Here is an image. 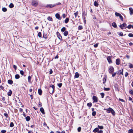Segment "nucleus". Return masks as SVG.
I'll use <instances>...</instances> for the list:
<instances>
[{
  "label": "nucleus",
  "mask_w": 133,
  "mask_h": 133,
  "mask_svg": "<svg viewBox=\"0 0 133 133\" xmlns=\"http://www.w3.org/2000/svg\"><path fill=\"white\" fill-rule=\"evenodd\" d=\"M92 105V104L91 103H88L87 104V105L88 107H90Z\"/></svg>",
  "instance_id": "31"
},
{
  "label": "nucleus",
  "mask_w": 133,
  "mask_h": 133,
  "mask_svg": "<svg viewBox=\"0 0 133 133\" xmlns=\"http://www.w3.org/2000/svg\"><path fill=\"white\" fill-rule=\"evenodd\" d=\"M50 88L52 89V91H49V92L51 94H52L54 92V90L55 88L54 86L53 85H52L50 86Z\"/></svg>",
  "instance_id": "3"
},
{
  "label": "nucleus",
  "mask_w": 133,
  "mask_h": 133,
  "mask_svg": "<svg viewBox=\"0 0 133 133\" xmlns=\"http://www.w3.org/2000/svg\"><path fill=\"white\" fill-rule=\"evenodd\" d=\"M77 130L78 132L80 131L81 130V128L80 127H79L77 129Z\"/></svg>",
  "instance_id": "49"
},
{
  "label": "nucleus",
  "mask_w": 133,
  "mask_h": 133,
  "mask_svg": "<svg viewBox=\"0 0 133 133\" xmlns=\"http://www.w3.org/2000/svg\"><path fill=\"white\" fill-rule=\"evenodd\" d=\"M57 36L58 38L61 40H62V37L60 35V34H57Z\"/></svg>",
  "instance_id": "12"
},
{
  "label": "nucleus",
  "mask_w": 133,
  "mask_h": 133,
  "mask_svg": "<svg viewBox=\"0 0 133 133\" xmlns=\"http://www.w3.org/2000/svg\"><path fill=\"white\" fill-rule=\"evenodd\" d=\"M57 85L60 88L62 86V83H59Z\"/></svg>",
  "instance_id": "47"
},
{
  "label": "nucleus",
  "mask_w": 133,
  "mask_h": 133,
  "mask_svg": "<svg viewBox=\"0 0 133 133\" xmlns=\"http://www.w3.org/2000/svg\"><path fill=\"white\" fill-rule=\"evenodd\" d=\"M69 20V18H66L65 20V23L66 24L68 22Z\"/></svg>",
  "instance_id": "18"
},
{
  "label": "nucleus",
  "mask_w": 133,
  "mask_h": 133,
  "mask_svg": "<svg viewBox=\"0 0 133 133\" xmlns=\"http://www.w3.org/2000/svg\"><path fill=\"white\" fill-rule=\"evenodd\" d=\"M38 4V2L36 0H32V4L34 6H36Z\"/></svg>",
  "instance_id": "1"
},
{
  "label": "nucleus",
  "mask_w": 133,
  "mask_h": 133,
  "mask_svg": "<svg viewBox=\"0 0 133 133\" xmlns=\"http://www.w3.org/2000/svg\"><path fill=\"white\" fill-rule=\"evenodd\" d=\"M119 100L121 101V102H124V100L123 99H120V98H119Z\"/></svg>",
  "instance_id": "60"
},
{
  "label": "nucleus",
  "mask_w": 133,
  "mask_h": 133,
  "mask_svg": "<svg viewBox=\"0 0 133 133\" xmlns=\"http://www.w3.org/2000/svg\"><path fill=\"white\" fill-rule=\"evenodd\" d=\"M86 15V14L85 12H83L82 13V16L83 17H85Z\"/></svg>",
  "instance_id": "36"
},
{
  "label": "nucleus",
  "mask_w": 133,
  "mask_h": 133,
  "mask_svg": "<svg viewBox=\"0 0 133 133\" xmlns=\"http://www.w3.org/2000/svg\"><path fill=\"white\" fill-rule=\"evenodd\" d=\"M4 115L6 118H7L8 117V115L7 114L4 113Z\"/></svg>",
  "instance_id": "51"
},
{
  "label": "nucleus",
  "mask_w": 133,
  "mask_h": 133,
  "mask_svg": "<svg viewBox=\"0 0 133 133\" xmlns=\"http://www.w3.org/2000/svg\"><path fill=\"white\" fill-rule=\"evenodd\" d=\"M94 5L96 6H98V5L97 2L96 1H95L94 3Z\"/></svg>",
  "instance_id": "16"
},
{
  "label": "nucleus",
  "mask_w": 133,
  "mask_h": 133,
  "mask_svg": "<svg viewBox=\"0 0 133 133\" xmlns=\"http://www.w3.org/2000/svg\"><path fill=\"white\" fill-rule=\"evenodd\" d=\"M52 73V71L51 69H50L49 71L50 74H51Z\"/></svg>",
  "instance_id": "59"
},
{
  "label": "nucleus",
  "mask_w": 133,
  "mask_h": 133,
  "mask_svg": "<svg viewBox=\"0 0 133 133\" xmlns=\"http://www.w3.org/2000/svg\"><path fill=\"white\" fill-rule=\"evenodd\" d=\"M7 10L6 8H3L2 9V10L4 12H6Z\"/></svg>",
  "instance_id": "32"
},
{
  "label": "nucleus",
  "mask_w": 133,
  "mask_h": 133,
  "mask_svg": "<svg viewBox=\"0 0 133 133\" xmlns=\"http://www.w3.org/2000/svg\"><path fill=\"white\" fill-rule=\"evenodd\" d=\"M116 64L117 65H119L120 63L119 59H117L116 60Z\"/></svg>",
  "instance_id": "10"
},
{
  "label": "nucleus",
  "mask_w": 133,
  "mask_h": 133,
  "mask_svg": "<svg viewBox=\"0 0 133 133\" xmlns=\"http://www.w3.org/2000/svg\"><path fill=\"white\" fill-rule=\"evenodd\" d=\"M98 43L95 44L94 45V46L95 48H96L98 46Z\"/></svg>",
  "instance_id": "45"
},
{
  "label": "nucleus",
  "mask_w": 133,
  "mask_h": 133,
  "mask_svg": "<svg viewBox=\"0 0 133 133\" xmlns=\"http://www.w3.org/2000/svg\"><path fill=\"white\" fill-rule=\"evenodd\" d=\"M127 27L128 28L130 29L131 27L132 28V26L131 25H129Z\"/></svg>",
  "instance_id": "54"
},
{
  "label": "nucleus",
  "mask_w": 133,
  "mask_h": 133,
  "mask_svg": "<svg viewBox=\"0 0 133 133\" xmlns=\"http://www.w3.org/2000/svg\"><path fill=\"white\" fill-rule=\"evenodd\" d=\"M110 88H105L104 87V90L105 91H108L110 90Z\"/></svg>",
  "instance_id": "28"
},
{
  "label": "nucleus",
  "mask_w": 133,
  "mask_h": 133,
  "mask_svg": "<svg viewBox=\"0 0 133 133\" xmlns=\"http://www.w3.org/2000/svg\"><path fill=\"white\" fill-rule=\"evenodd\" d=\"M103 83L104 84L105 83V82H106V79L105 78H103Z\"/></svg>",
  "instance_id": "37"
},
{
  "label": "nucleus",
  "mask_w": 133,
  "mask_h": 133,
  "mask_svg": "<svg viewBox=\"0 0 133 133\" xmlns=\"http://www.w3.org/2000/svg\"><path fill=\"white\" fill-rule=\"evenodd\" d=\"M10 126V127H12L14 126V124L12 122L11 123Z\"/></svg>",
  "instance_id": "39"
},
{
  "label": "nucleus",
  "mask_w": 133,
  "mask_h": 133,
  "mask_svg": "<svg viewBox=\"0 0 133 133\" xmlns=\"http://www.w3.org/2000/svg\"><path fill=\"white\" fill-rule=\"evenodd\" d=\"M38 36L39 37H41L42 36L41 34H38Z\"/></svg>",
  "instance_id": "63"
},
{
  "label": "nucleus",
  "mask_w": 133,
  "mask_h": 133,
  "mask_svg": "<svg viewBox=\"0 0 133 133\" xmlns=\"http://www.w3.org/2000/svg\"><path fill=\"white\" fill-rule=\"evenodd\" d=\"M13 67L15 69V70H16L17 69V66L15 65H13Z\"/></svg>",
  "instance_id": "62"
},
{
  "label": "nucleus",
  "mask_w": 133,
  "mask_h": 133,
  "mask_svg": "<svg viewBox=\"0 0 133 133\" xmlns=\"http://www.w3.org/2000/svg\"><path fill=\"white\" fill-rule=\"evenodd\" d=\"M83 28L82 26L81 25H79L78 27L79 30H81Z\"/></svg>",
  "instance_id": "43"
},
{
  "label": "nucleus",
  "mask_w": 133,
  "mask_h": 133,
  "mask_svg": "<svg viewBox=\"0 0 133 133\" xmlns=\"http://www.w3.org/2000/svg\"><path fill=\"white\" fill-rule=\"evenodd\" d=\"M129 93L131 95L133 94V91L132 90H131L130 91H129Z\"/></svg>",
  "instance_id": "55"
},
{
  "label": "nucleus",
  "mask_w": 133,
  "mask_h": 133,
  "mask_svg": "<svg viewBox=\"0 0 133 133\" xmlns=\"http://www.w3.org/2000/svg\"><path fill=\"white\" fill-rule=\"evenodd\" d=\"M62 16L63 18H64L66 17V16L65 14H63Z\"/></svg>",
  "instance_id": "57"
},
{
  "label": "nucleus",
  "mask_w": 133,
  "mask_h": 133,
  "mask_svg": "<svg viewBox=\"0 0 133 133\" xmlns=\"http://www.w3.org/2000/svg\"><path fill=\"white\" fill-rule=\"evenodd\" d=\"M103 133V131L102 130H100V131H98V133Z\"/></svg>",
  "instance_id": "61"
},
{
  "label": "nucleus",
  "mask_w": 133,
  "mask_h": 133,
  "mask_svg": "<svg viewBox=\"0 0 133 133\" xmlns=\"http://www.w3.org/2000/svg\"><path fill=\"white\" fill-rule=\"evenodd\" d=\"M93 102H97L98 101V98L96 96H94L92 98Z\"/></svg>",
  "instance_id": "4"
},
{
  "label": "nucleus",
  "mask_w": 133,
  "mask_h": 133,
  "mask_svg": "<svg viewBox=\"0 0 133 133\" xmlns=\"http://www.w3.org/2000/svg\"><path fill=\"white\" fill-rule=\"evenodd\" d=\"M1 132L2 133H5L6 132V131L5 130H1Z\"/></svg>",
  "instance_id": "50"
},
{
  "label": "nucleus",
  "mask_w": 133,
  "mask_h": 133,
  "mask_svg": "<svg viewBox=\"0 0 133 133\" xmlns=\"http://www.w3.org/2000/svg\"><path fill=\"white\" fill-rule=\"evenodd\" d=\"M127 25L125 23H124L123 24L120 25V28L122 29H123L124 28H125L126 26Z\"/></svg>",
  "instance_id": "5"
},
{
  "label": "nucleus",
  "mask_w": 133,
  "mask_h": 133,
  "mask_svg": "<svg viewBox=\"0 0 133 133\" xmlns=\"http://www.w3.org/2000/svg\"><path fill=\"white\" fill-rule=\"evenodd\" d=\"M115 15L119 17L121 15L119 13H117V12L115 13Z\"/></svg>",
  "instance_id": "26"
},
{
  "label": "nucleus",
  "mask_w": 133,
  "mask_h": 133,
  "mask_svg": "<svg viewBox=\"0 0 133 133\" xmlns=\"http://www.w3.org/2000/svg\"><path fill=\"white\" fill-rule=\"evenodd\" d=\"M38 92L39 94L40 95H41L42 94V91L41 89H38Z\"/></svg>",
  "instance_id": "21"
},
{
  "label": "nucleus",
  "mask_w": 133,
  "mask_h": 133,
  "mask_svg": "<svg viewBox=\"0 0 133 133\" xmlns=\"http://www.w3.org/2000/svg\"><path fill=\"white\" fill-rule=\"evenodd\" d=\"M129 133H133V130L132 129H130L129 130Z\"/></svg>",
  "instance_id": "42"
},
{
  "label": "nucleus",
  "mask_w": 133,
  "mask_h": 133,
  "mask_svg": "<svg viewBox=\"0 0 133 133\" xmlns=\"http://www.w3.org/2000/svg\"><path fill=\"white\" fill-rule=\"evenodd\" d=\"M54 6H52V5L50 4L47 5L46 6L47 7H49L50 8H52Z\"/></svg>",
  "instance_id": "34"
},
{
  "label": "nucleus",
  "mask_w": 133,
  "mask_h": 133,
  "mask_svg": "<svg viewBox=\"0 0 133 133\" xmlns=\"http://www.w3.org/2000/svg\"><path fill=\"white\" fill-rule=\"evenodd\" d=\"M28 133H33L32 131H29Z\"/></svg>",
  "instance_id": "64"
},
{
  "label": "nucleus",
  "mask_w": 133,
  "mask_h": 133,
  "mask_svg": "<svg viewBox=\"0 0 133 133\" xmlns=\"http://www.w3.org/2000/svg\"><path fill=\"white\" fill-rule=\"evenodd\" d=\"M15 77L16 79H18L19 78V76L18 74H16L15 75Z\"/></svg>",
  "instance_id": "24"
},
{
  "label": "nucleus",
  "mask_w": 133,
  "mask_h": 133,
  "mask_svg": "<svg viewBox=\"0 0 133 133\" xmlns=\"http://www.w3.org/2000/svg\"><path fill=\"white\" fill-rule=\"evenodd\" d=\"M111 113L113 115H115V112L114 110L112 109L111 111Z\"/></svg>",
  "instance_id": "19"
},
{
  "label": "nucleus",
  "mask_w": 133,
  "mask_h": 133,
  "mask_svg": "<svg viewBox=\"0 0 133 133\" xmlns=\"http://www.w3.org/2000/svg\"><path fill=\"white\" fill-rule=\"evenodd\" d=\"M20 74L22 75H24V72L22 70H21L20 72Z\"/></svg>",
  "instance_id": "44"
},
{
  "label": "nucleus",
  "mask_w": 133,
  "mask_h": 133,
  "mask_svg": "<svg viewBox=\"0 0 133 133\" xmlns=\"http://www.w3.org/2000/svg\"><path fill=\"white\" fill-rule=\"evenodd\" d=\"M98 127L100 129H103V127L102 126L98 125Z\"/></svg>",
  "instance_id": "40"
},
{
  "label": "nucleus",
  "mask_w": 133,
  "mask_h": 133,
  "mask_svg": "<svg viewBox=\"0 0 133 133\" xmlns=\"http://www.w3.org/2000/svg\"><path fill=\"white\" fill-rule=\"evenodd\" d=\"M112 26L115 28L117 27V25L116 23L115 22H113L112 24Z\"/></svg>",
  "instance_id": "15"
},
{
  "label": "nucleus",
  "mask_w": 133,
  "mask_h": 133,
  "mask_svg": "<svg viewBox=\"0 0 133 133\" xmlns=\"http://www.w3.org/2000/svg\"><path fill=\"white\" fill-rule=\"evenodd\" d=\"M99 129L98 128H95L94 130H93V132H96L97 131H98V130Z\"/></svg>",
  "instance_id": "25"
},
{
  "label": "nucleus",
  "mask_w": 133,
  "mask_h": 133,
  "mask_svg": "<svg viewBox=\"0 0 133 133\" xmlns=\"http://www.w3.org/2000/svg\"><path fill=\"white\" fill-rule=\"evenodd\" d=\"M14 6V5L12 3H11L9 5V7L10 8H12Z\"/></svg>",
  "instance_id": "27"
},
{
  "label": "nucleus",
  "mask_w": 133,
  "mask_h": 133,
  "mask_svg": "<svg viewBox=\"0 0 133 133\" xmlns=\"http://www.w3.org/2000/svg\"><path fill=\"white\" fill-rule=\"evenodd\" d=\"M111 59V58L110 56H108L107 58V60L109 63H111L112 62Z\"/></svg>",
  "instance_id": "7"
},
{
  "label": "nucleus",
  "mask_w": 133,
  "mask_h": 133,
  "mask_svg": "<svg viewBox=\"0 0 133 133\" xmlns=\"http://www.w3.org/2000/svg\"><path fill=\"white\" fill-rule=\"evenodd\" d=\"M114 71V69L112 66H110L109 69V72L110 73L112 74V72Z\"/></svg>",
  "instance_id": "2"
},
{
  "label": "nucleus",
  "mask_w": 133,
  "mask_h": 133,
  "mask_svg": "<svg viewBox=\"0 0 133 133\" xmlns=\"http://www.w3.org/2000/svg\"><path fill=\"white\" fill-rule=\"evenodd\" d=\"M96 115V112L94 111L92 113V115L93 116H95Z\"/></svg>",
  "instance_id": "38"
},
{
  "label": "nucleus",
  "mask_w": 133,
  "mask_h": 133,
  "mask_svg": "<svg viewBox=\"0 0 133 133\" xmlns=\"http://www.w3.org/2000/svg\"><path fill=\"white\" fill-rule=\"evenodd\" d=\"M116 72H115V73H114L112 74V77H114L116 75Z\"/></svg>",
  "instance_id": "52"
},
{
  "label": "nucleus",
  "mask_w": 133,
  "mask_h": 133,
  "mask_svg": "<svg viewBox=\"0 0 133 133\" xmlns=\"http://www.w3.org/2000/svg\"><path fill=\"white\" fill-rule=\"evenodd\" d=\"M28 82L30 83L31 80V77L29 76L28 77Z\"/></svg>",
  "instance_id": "22"
},
{
  "label": "nucleus",
  "mask_w": 133,
  "mask_h": 133,
  "mask_svg": "<svg viewBox=\"0 0 133 133\" xmlns=\"http://www.w3.org/2000/svg\"><path fill=\"white\" fill-rule=\"evenodd\" d=\"M112 109L110 108H109L107 109H105V110H107V112L108 113L111 112V111Z\"/></svg>",
  "instance_id": "8"
},
{
  "label": "nucleus",
  "mask_w": 133,
  "mask_h": 133,
  "mask_svg": "<svg viewBox=\"0 0 133 133\" xmlns=\"http://www.w3.org/2000/svg\"><path fill=\"white\" fill-rule=\"evenodd\" d=\"M129 10L130 14L131 15L133 14V9L131 8H129Z\"/></svg>",
  "instance_id": "9"
},
{
  "label": "nucleus",
  "mask_w": 133,
  "mask_h": 133,
  "mask_svg": "<svg viewBox=\"0 0 133 133\" xmlns=\"http://www.w3.org/2000/svg\"><path fill=\"white\" fill-rule=\"evenodd\" d=\"M26 119L27 121H29L30 119V118L29 116H27L26 118Z\"/></svg>",
  "instance_id": "33"
},
{
  "label": "nucleus",
  "mask_w": 133,
  "mask_h": 133,
  "mask_svg": "<svg viewBox=\"0 0 133 133\" xmlns=\"http://www.w3.org/2000/svg\"><path fill=\"white\" fill-rule=\"evenodd\" d=\"M55 17L56 18L59 20H60L61 19V18L60 17L59 15L58 14H56L55 15Z\"/></svg>",
  "instance_id": "6"
},
{
  "label": "nucleus",
  "mask_w": 133,
  "mask_h": 133,
  "mask_svg": "<svg viewBox=\"0 0 133 133\" xmlns=\"http://www.w3.org/2000/svg\"><path fill=\"white\" fill-rule=\"evenodd\" d=\"M128 74L127 72H126L125 74V76L126 77H127L128 75Z\"/></svg>",
  "instance_id": "56"
},
{
  "label": "nucleus",
  "mask_w": 133,
  "mask_h": 133,
  "mask_svg": "<svg viewBox=\"0 0 133 133\" xmlns=\"http://www.w3.org/2000/svg\"><path fill=\"white\" fill-rule=\"evenodd\" d=\"M74 14L75 16V17H76L78 14V12H76Z\"/></svg>",
  "instance_id": "46"
},
{
  "label": "nucleus",
  "mask_w": 133,
  "mask_h": 133,
  "mask_svg": "<svg viewBox=\"0 0 133 133\" xmlns=\"http://www.w3.org/2000/svg\"><path fill=\"white\" fill-rule=\"evenodd\" d=\"M123 69H122V70H119V71L118 72V73L120 75L121 74L122 75H123Z\"/></svg>",
  "instance_id": "23"
},
{
  "label": "nucleus",
  "mask_w": 133,
  "mask_h": 133,
  "mask_svg": "<svg viewBox=\"0 0 133 133\" xmlns=\"http://www.w3.org/2000/svg\"><path fill=\"white\" fill-rule=\"evenodd\" d=\"M8 83L11 84L13 83V81L11 80H9L8 81Z\"/></svg>",
  "instance_id": "20"
},
{
  "label": "nucleus",
  "mask_w": 133,
  "mask_h": 133,
  "mask_svg": "<svg viewBox=\"0 0 133 133\" xmlns=\"http://www.w3.org/2000/svg\"><path fill=\"white\" fill-rule=\"evenodd\" d=\"M101 96L102 98H103L104 95V93H101Z\"/></svg>",
  "instance_id": "41"
},
{
  "label": "nucleus",
  "mask_w": 133,
  "mask_h": 133,
  "mask_svg": "<svg viewBox=\"0 0 133 133\" xmlns=\"http://www.w3.org/2000/svg\"><path fill=\"white\" fill-rule=\"evenodd\" d=\"M119 17L121 19V21H123V18L122 16H121V15Z\"/></svg>",
  "instance_id": "48"
},
{
  "label": "nucleus",
  "mask_w": 133,
  "mask_h": 133,
  "mask_svg": "<svg viewBox=\"0 0 133 133\" xmlns=\"http://www.w3.org/2000/svg\"><path fill=\"white\" fill-rule=\"evenodd\" d=\"M40 111H41V112L43 114H44L45 112L44 111V110L43 108L42 107L40 109Z\"/></svg>",
  "instance_id": "11"
},
{
  "label": "nucleus",
  "mask_w": 133,
  "mask_h": 133,
  "mask_svg": "<svg viewBox=\"0 0 133 133\" xmlns=\"http://www.w3.org/2000/svg\"><path fill=\"white\" fill-rule=\"evenodd\" d=\"M42 104L40 102H39L38 104V107H41L42 106Z\"/></svg>",
  "instance_id": "58"
},
{
  "label": "nucleus",
  "mask_w": 133,
  "mask_h": 133,
  "mask_svg": "<svg viewBox=\"0 0 133 133\" xmlns=\"http://www.w3.org/2000/svg\"><path fill=\"white\" fill-rule=\"evenodd\" d=\"M65 30V28L64 27H63L61 29V31L62 32L64 31Z\"/></svg>",
  "instance_id": "35"
},
{
  "label": "nucleus",
  "mask_w": 133,
  "mask_h": 133,
  "mask_svg": "<svg viewBox=\"0 0 133 133\" xmlns=\"http://www.w3.org/2000/svg\"><path fill=\"white\" fill-rule=\"evenodd\" d=\"M48 20L49 21H52V19L51 17L50 16L48 17L47 18Z\"/></svg>",
  "instance_id": "14"
},
{
  "label": "nucleus",
  "mask_w": 133,
  "mask_h": 133,
  "mask_svg": "<svg viewBox=\"0 0 133 133\" xmlns=\"http://www.w3.org/2000/svg\"><path fill=\"white\" fill-rule=\"evenodd\" d=\"M47 34H43V37L44 38H46L47 37Z\"/></svg>",
  "instance_id": "29"
},
{
  "label": "nucleus",
  "mask_w": 133,
  "mask_h": 133,
  "mask_svg": "<svg viewBox=\"0 0 133 133\" xmlns=\"http://www.w3.org/2000/svg\"><path fill=\"white\" fill-rule=\"evenodd\" d=\"M12 94V91L10 90L9 91L8 93V95L9 96H10Z\"/></svg>",
  "instance_id": "17"
},
{
  "label": "nucleus",
  "mask_w": 133,
  "mask_h": 133,
  "mask_svg": "<svg viewBox=\"0 0 133 133\" xmlns=\"http://www.w3.org/2000/svg\"><path fill=\"white\" fill-rule=\"evenodd\" d=\"M128 36L129 37H133V35L132 34H129L128 35Z\"/></svg>",
  "instance_id": "53"
},
{
  "label": "nucleus",
  "mask_w": 133,
  "mask_h": 133,
  "mask_svg": "<svg viewBox=\"0 0 133 133\" xmlns=\"http://www.w3.org/2000/svg\"><path fill=\"white\" fill-rule=\"evenodd\" d=\"M129 66L130 68H133V65H132V64H131L130 63H129Z\"/></svg>",
  "instance_id": "30"
},
{
  "label": "nucleus",
  "mask_w": 133,
  "mask_h": 133,
  "mask_svg": "<svg viewBox=\"0 0 133 133\" xmlns=\"http://www.w3.org/2000/svg\"><path fill=\"white\" fill-rule=\"evenodd\" d=\"M79 76V74L77 72H76L75 74V78H78Z\"/></svg>",
  "instance_id": "13"
}]
</instances>
